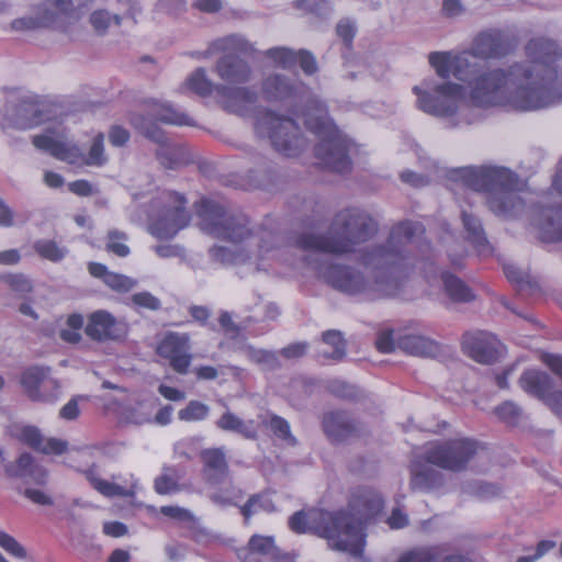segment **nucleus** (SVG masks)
<instances>
[{
	"label": "nucleus",
	"mask_w": 562,
	"mask_h": 562,
	"mask_svg": "<svg viewBox=\"0 0 562 562\" xmlns=\"http://www.w3.org/2000/svg\"><path fill=\"white\" fill-rule=\"evenodd\" d=\"M509 53V45L499 30L476 35L471 47L459 54L434 52L429 64L441 78L453 76L468 82L472 105L487 109L507 106L528 112L562 102V71L558 70L561 52L555 42L533 38L526 45L527 59L484 69L479 59H497Z\"/></svg>",
	"instance_id": "obj_1"
},
{
	"label": "nucleus",
	"mask_w": 562,
	"mask_h": 562,
	"mask_svg": "<svg viewBox=\"0 0 562 562\" xmlns=\"http://www.w3.org/2000/svg\"><path fill=\"white\" fill-rule=\"evenodd\" d=\"M424 227L411 221L394 225L387 239L368 248L360 266L315 262L314 269L333 289L351 296L378 299L394 295L407 271L426 269L436 261L430 243L422 238Z\"/></svg>",
	"instance_id": "obj_2"
},
{
	"label": "nucleus",
	"mask_w": 562,
	"mask_h": 562,
	"mask_svg": "<svg viewBox=\"0 0 562 562\" xmlns=\"http://www.w3.org/2000/svg\"><path fill=\"white\" fill-rule=\"evenodd\" d=\"M378 231L379 224L368 211L349 206L334 215L327 232L304 231L291 244L303 251L344 256L372 239Z\"/></svg>",
	"instance_id": "obj_3"
},
{
	"label": "nucleus",
	"mask_w": 562,
	"mask_h": 562,
	"mask_svg": "<svg viewBox=\"0 0 562 562\" xmlns=\"http://www.w3.org/2000/svg\"><path fill=\"white\" fill-rule=\"evenodd\" d=\"M196 214L201 228L209 234L233 244H244L258 236L259 256H267L281 247L284 238L279 232L267 226L256 229L249 217L240 211H226L221 204L211 200H202L196 204Z\"/></svg>",
	"instance_id": "obj_4"
},
{
	"label": "nucleus",
	"mask_w": 562,
	"mask_h": 562,
	"mask_svg": "<svg viewBox=\"0 0 562 562\" xmlns=\"http://www.w3.org/2000/svg\"><path fill=\"white\" fill-rule=\"evenodd\" d=\"M290 528L297 533L313 532L327 539L328 546L337 551L361 558L363 537L355 519L342 512L312 509L296 512L289 519Z\"/></svg>",
	"instance_id": "obj_5"
},
{
	"label": "nucleus",
	"mask_w": 562,
	"mask_h": 562,
	"mask_svg": "<svg viewBox=\"0 0 562 562\" xmlns=\"http://www.w3.org/2000/svg\"><path fill=\"white\" fill-rule=\"evenodd\" d=\"M462 182L474 191L487 193V205L497 216L512 217L522 210V200L517 194L519 178L505 167H467L458 171Z\"/></svg>",
	"instance_id": "obj_6"
},
{
	"label": "nucleus",
	"mask_w": 562,
	"mask_h": 562,
	"mask_svg": "<svg viewBox=\"0 0 562 562\" xmlns=\"http://www.w3.org/2000/svg\"><path fill=\"white\" fill-rule=\"evenodd\" d=\"M304 124L318 137L315 156L328 169L336 172H347L351 168L348 155V143L339 134L333 121L328 117L323 102L312 100L304 113Z\"/></svg>",
	"instance_id": "obj_7"
},
{
	"label": "nucleus",
	"mask_w": 562,
	"mask_h": 562,
	"mask_svg": "<svg viewBox=\"0 0 562 562\" xmlns=\"http://www.w3.org/2000/svg\"><path fill=\"white\" fill-rule=\"evenodd\" d=\"M441 81L435 79H425L419 86L413 88L417 97V108L430 115L451 119L463 111V101L469 99L468 82L465 86L450 81V77L441 78ZM471 104L472 102L469 101Z\"/></svg>",
	"instance_id": "obj_8"
},
{
	"label": "nucleus",
	"mask_w": 562,
	"mask_h": 562,
	"mask_svg": "<svg viewBox=\"0 0 562 562\" xmlns=\"http://www.w3.org/2000/svg\"><path fill=\"white\" fill-rule=\"evenodd\" d=\"M187 200L176 192H162L150 205L148 214L149 233L158 239H170L188 226L190 214L186 210Z\"/></svg>",
	"instance_id": "obj_9"
},
{
	"label": "nucleus",
	"mask_w": 562,
	"mask_h": 562,
	"mask_svg": "<svg viewBox=\"0 0 562 562\" xmlns=\"http://www.w3.org/2000/svg\"><path fill=\"white\" fill-rule=\"evenodd\" d=\"M258 135L268 137L273 148L286 157L297 156L306 146L296 122L272 111H263L256 119Z\"/></svg>",
	"instance_id": "obj_10"
},
{
	"label": "nucleus",
	"mask_w": 562,
	"mask_h": 562,
	"mask_svg": "<svg viewBox=\"0 0 562 562\" xmlns=\"http://www.w3.org/2000/svg\"><path fill=\"white\" fill-rule=\"evenodd\" d=\"M33 145L55 157L58 160L68 164H76L80 159L87 166L101 167L106 164L108 157L104 154V135L99 133L92 142L87 156H83L80 148L64 138L53 136L49 134L35 135L33 137Z\"/></svg>",
	"instance_id": "obj_11"
},
{
	"label": "nucleus",
	"mask_w": 562,
	"mask_h": 562,
	"mask_svg": "<svg viewBox=\"0 0 562 562\" xmlns=\"http://www.w3.org/2000/svg\"><path fill=\"white\" fill-rule=\"evenodd\" d=\"M477 448L479 443L469 438L435 442L426 448L424 459L443 470L461 472L467 469Z\"/></svg>",
	"instance_id": "obj_12"
},
{
	"label": "nucleus",
	"mask_w": 562,
	"mask_h": 562,
	"mask_svg": "<svg viewBox=\"0 0 562 562\" xmlns=\"http://www.w3.org/2000/svg\"><path fill=\"white\" fill-rule=\"evenodd\" d=\"M43 120L42 103L37 95L22 94L7 100L1 127L3 131L29 130Z\"/></svg>",
	"instance_id": "obj_13"
},
{
	"label": "nucleus",
	"mask_w": 562,
	"mask_h": 562,
	"mask_svg": "<svg viewBox=\"0 0 562 562\" xmlns=\"http://www.w3.org/2000/svg\"><path fill=\"white\" fill-rule=\"evenodd\" d=\"M21 384L33 402L54 404L61 396L60 381L50 376L48 367H32L21 376Z\"/></svg>",
	"instance_id": "obj_14"
},
{
	"label": "nucleus",
	"mask_w": 562,
	"mask_h": 562,
	"mask_svg": "<svg viewBox=\"0 0 562 562\" xmlns=\"http://www.w3.org/2000/svg\"><path fill=\"white\" fill-rule=\"evenodd\" d=\"M215 91L225 111L240 116H254L259 113V95L256 90L249 87L232 88L217 85Z\"/></svg>",
	"instance_id": "obj_15"
},
{
	"label": "nucleus",
	"mask_w": 562,
	"mask_h": 562,
	"mask_svg": "<svg viewBox=\"0 0 562 562\" xmlns=\"http://www.w3.org/2000/svg\"><path fill=\"white\" fill-rule=\"evenodd\" d=\"M190 336L186 333H167L157 347V353L169 360L170 367L186 374L191 363Z\"/></svg>",
	"instance_id": "obj_16"
},
{
	"label": "nucleus",
	"mask_w": 562,
	"mask_h": 562,
	"mask_svg": "<svg viewBox=\"0 0 562 562\" xmlns=\"http://www.w3.org/2000/svg\"><path fill=\"white\" fill-rule=\"evenodd\" d=\"M322 428L331 442H345L364 434L363 425L344 411L324 414Z\"/></svg>",
	"instance_id": "obj_17"
},
{
	"label": "nucleus",
	"mask_w": 562,
	"mask_h": 562,
	"mask_svg": "<svg viewBox=\"0 0 562 562\" xmlns=\"http://www.w3.org/2000/svg\"><path fill=\"white\" fill-rule=\"evenodd\" d=\"M85 330L92 340L104 342L123 339L127 334V326L111 313L100 310L89 316Z\"/></svg>",
	"instance_id": "obj_18"
},
{
	"label": "nucleus",
	"mask_w": 562,
	"mask_h": 562,
	"mask_svg": "<svg viewBox=\"0 0 562 562\" xmlns=\"http://www.w3.org/2000/svg\"><path fill=\"white\" fill-rule=\"evenodd\" d=\"M305 90L302 82L293 80L282 74H272L266 77L261 83V92L268 101L294 100Z\"/></svg>",
	"instance_id": "obj_19"
},
{
	"label": "nucleus",
	"mask_w": 562,
	"mask_h": 562,
	"mask_svg": "<svg viewBox=\"0 0 562 562\" xmlns=\"http://www.w3.org/2000/svg\"><path fill=\"white\" fill-rule=\"evenodd\" d=\"M463 347L468 355L479 363L490 364L497 360L498 341L486 333L468 334Z\"/></svg>",
	"instance_id": "obj_20"
},
{
	"label": "nucleus",
	"mask_w": 562,
	"mask_h": 562,
	"mask_svg": "<svg viewBox=\"0 0 562 562\" xmlns=\"http://www.w3.org/2000/svg\"><path fill=\"white\" fill-rule=\"evenodd\" d=\"M216 75L227 83H246L250 80L249 64L236 54H225L214 66Z\"/></svg>",
	"instance_id": "obj_21"
},
{
	"label": "nucleus",
	"mask_w": 562,
	"mask_h": 562,
	"mask_svg": "<svg viewBox=\"0 0 562 562\" xmlns=\"http://www.w3.org/2000/svg\"><path fill=\"white\" fill-rule=\"evenodd\" d=\"M384 501L382 496L374 491L364 490L362 491L352 504L355 514L341 510L342 513L351 516L355 519L357 526H359L360 532L364 538L363 522L375 516L383 508ZM366 540L363 539V544Z\"/></svg>",
	"instance_id": "obj_22"
},
{
	"label": "nucleus",
	"mask_w": 562,
	"mask_h": 562,
	"mask_svg": "<svg viewBox=\"0 0 562 562\" xmlns=\"http://www.w3.org/2000/svg\"><path fill=\"white\" fill-rule=\"evenodd\" d=\"M8 476L29 480L38 485H43L47 481V471L36 464L30 453H22L15 462L4 465Z\"/></svg>",
	"instance_id": "obj_23"
},
{
	"label": "nucleus",
	"mask_w": 562,
	"mask_h": 562,
	"mask_svg": "<svg viewBox=\"0 0 562 562\" xmlns=\"http://www.w3.org/2000/svg\"><path fill=\"white\" fill-rule=\"evenodd\" d=\"M519 385L528 394L544 401L547 405L548 398L558 393L551 392L553 382L550 375L538 370L525 371L519 378Z\"/></svg>",
	"instance_id": "obj_24"
},
{
	"label": "nucleus",
	"mask_w": 562,
	"mask_h": 562,
	"mask_svg": "<svg viewBox=\"0 0 562 562\" xmlns=\"http://www.w3.org/2000/svg\"><path fill=\"white\" fill-rule=\"evenodd\" d=\"M240 557L244 562H263L262 559L274 561L281 559V552L272 537L255 535L250 538L247 550Z\"/></svg>",
	"instance_id": "obj_25"
},
{
	"label": "nucleus",
	"mask_w": 562,
	"mask_h": 562,
	"mask_svg": "<svg viewBox=\"0 0 562 562\" xmlns=\"http://www.w3.org/2000/svg\"><path fill=\"white\" fill-rule=\"evenodd\" d=\"M204 463V476L211 484H221L228 475V465L221 449H207L201 452Z\"/></svg>",
	"instance_id": "obj_26"
},
{
	"label": "nucleus",
	"mask_w": 562,
	"mask_h": 562,
	"mask_svg": "<svg viewBox=\"0 0 562 562\" xmlns=\"http://www.w3.org/2000/svg\"><path fill=\"white\" fill-rule=\"evenodd\" d=\"M428 463H414L411 469V487L419 491H430L443 484V475Z\"/></svg>",
	"instance_id": "obj_27"
},
{
	"label": "nucleus",
	"mask_w": 562,
	"mask_h": 562,
	"mask_svg": "<svg viewBox=\"0 0 562 562\" xmlns=\"http://www.w3.org/2000/svg\"><path fill=\"white\" fill-rule=\"evenodd\" d=\"M397 347L404 352L423 358H434L439 353L436 341L420 335H404L397 339Z\"/></svg>",
	"instance_id": "obj_28"
},
{
	"label": "nucleus",
	"mask_w": 562,
	"mask_h": 562,
	"mask_svg": "<svg viewBox=\"0 0 562 562\" xmlns=\"http://www.w3.org/2000/svg\"><path fill=\"white\" fill-rule=\"evenodd\" d=\"M461 217L467 239L472 244L479 255H490L492 252V247L485 236L481 221L473 214L465 211L462 212Z\"/></svg>",
	"instance_id": "obj_29"
},
{
	"label": "nucleus",
	"mask_w": 562,
	"mask_h": 562,
	"mask_svg": "<svg viewBox=\"0 0 562 562\" xmlns=\"http://www.w3.org/2000/svg\"><path fill=\"white\" fill-rule=\"evenodd\" d=\"M183 473L176 467H164L154 481V488L159 495L175 494L181 491L180 480Z\"/></svg>",
	"instance_id": "obj_30"
},
{
	"label": "nucleus",
	"mask_w": 562,
	"mask_h": 562,
	"mask_svg": "<svg viewBox=\"0 0 562 562\" xmlns=\"http://www.w3.org/2000/svg\"><path fill=\"white\" fill-rule=\"evenodd\" d=\"M215 425L224 431L236 432L246 439H254L256 437V430L252 426V422L243 420L229 411L225 412L215 422Z\"/></svg>",
	"instance_id": "obj_31"
},
{
	"label": "nucleus",
	"mask_w": 562,
	"mask_h": 562,
	"mask_svg": "<svg viewBox=\"0 0 562 562\" xmlns=\"http://www.w3.org/2000/svg\"><path fill=\"white\" fill-rule=\"evenodd\" d=\"M241 352L249 361L260 366L263 370L273 371L282 367L279 355L276 351L246 345L241 348Z\"/></svg>",
	"instance_id": "obj_32"
},
{
	"label": "nucleus",
	"mask_w": 562,
	"mask_h": 562,
	"mask_svg": "<svg viewBox=\"0 0 562 562\" xmlns=\"http://www.w3.org/2000/svg\"><path fill=\"white\" fill-rule=\"evenodd\" d=\"M87 479L92 487L105 497H133L135 495V482H133L130 486H121L119 484L100 479L92 472L87 473Z\"/></svg>",
	"instance_id": "obj_33"
},
{
	"label": "nucleus",
	"mask_w": 562,
	"mask_h": 562,
	"mask_svg": "<svg viewBox=\"0 0 562 562\" xmlns=\"http://www.w3.org/2000/svg\"><path fill=\"white\" fill-rule=\"evenodd\" d=\"M151 116L160 122L175 125H194L192 119L186 113L179 112L171 105L153 101Z\"/></svg>",
	"instance_id": "obj_34"
},
{
	"label": "nucleus",
	"mask_w": 562,
	"mask_h": 562,
	"mask_svg": "<svg viewBox=\"0 0 562 562\" xmlns=\"http://www.w3.org/2000/svg\"><path fill=\"white\" fill-rule=\"evenodd\" d=\"M442 282L446 293L456 302H470L474 299L472 290L458 277L443 272Z\"/></svg>",
	"instance_id": "obj_35"
},
{
	"label": "nucleus",
	"mask_w": 562,
	"mask_h": 562,
	"mask_svg": "<svg viewBox=\"0 0 562 562\" xmlns=\"http://www.w3.org/2000/svg\"><path fill=\"white\" fill-rule=\"evenodd\" d=\"M323 342L331 347V351L321 350L319 357L325 359L341 360L346 356V341L342 338V334L339 330L330 329L326 330L322 335Z\"/></svg>",
	"instance_id": "obj_36"
},
{
	"label": "nucleus",
	"mask_w": 562,
	"mask_h": 562,
	"mask_svg": "<svg viewBox=\"0 0 562 562\" xmlns=\"http://www.w3.org/2000/svg\"><path fill=\"white\" fill-rule=\"evenodd\" d=\"M542 361L549 369L562 381V356L554 353H544ZM550 408L562 418V392L548 398Z\"/></svg>",
	"instance_id": "obj_37"
},
{
	"label": "nucleus",
	"mask_w": 562,
	"mask_h": 562,
	"mask_svg": "<svg viewBox=\"0 0 562 562\" xmlns=\"http://www.w3.org/2000/svg\"><path fill=\"white\" fill-rule=\"evenodd\" d=\"M43 11L44 16H24L12 21L11 27L14 31H31L46 26L53 21V13L50 12L47 4H41L38 7Z\"/></svg>",
	"instance_id": "obj_38"
},
{
	"label": "nucleus",
	"mask_w": 562,
	"mask_h": 562,
	"mask_svg": "<svg viewBox=\"0 0 562 562\" xmlns=\"http://www.w3.org/2000/svg\"><path fill=\"white\" fill-rule=\"evenodd\" d=\"M186 86L200 97H209L215 91L214 85L206 76L204 68H198L187 79Z\"/></svg>",
	"instance_id": "obj_39"
},
{
	"label": "nucleus",
	"mask_w": 562,
	"mask_h": 562,
	"mask_svg": "<svg viewBox=\"0 0 562 562\" xmlns=\"http://www.w3.org/2000/svg\"><path fill=\"white\" fill-rule=\"evenodd\" d=\"M274 510V504L268 494H255L247 503L240 507V513L248 520L252 515L260 512L271 513Z\"/></svg>",
	"instance_id": "obj_40"
},
{
	"label": "nucleus",
	"mask_w": 562,
	"mask_h": 562,
	"mask_svg": "<svg viewBox=\"0 0 562 562\" xmlns=\"http://www.w3.org/2000/svg\"><path fill=\"white\" fill-rule=\"evenodd\" d=\"M128 236L125 232L119 229H110L106 234L105 250L117 257H127L131 252L126 245Z\"/></svg>",
	"instance_id": "obj_41"
},
{
	"label": "nucleus",
	"mask_w": 562,
	"mask_h": 562,
	"mask_svg": "<svg viewBox=\"0 0 562 562\" xmlns=\"http://www.w3.org/2000/svg\"><path fill=\"white\" fill-rule=\"evenodd\" d=\"M440 547H416L401 555L397 562H437Z\"/></svg>",
	"instance_id": "obj_42"
},
{
	"label": "nucleus",
	"mask_w": 562,
	"mask_h": 562,
	"mask_svg": "<svg viewBox=\"0 0 562 562\" xmlns=\"http://www.w3.org/2000/svg\"><path fill=\"white\" fill-rule=\"evenodd\" d=\"M496 417L507 425H517L524 417V409L513 401H505L494 408Z\"/></svg>",
	"instance_id": "obj_43"
},
{
	"label": "nucleus",
	"mask_w": 562,
	"mask_h": 562,
	"mask_svg": "<svg viewBox=\"0 0 562 562\" xmlns=\"http://www.w3.org/2000/svg\"><path fill=\"white\" fill-rule=\"evenodd\" d=\"M250 250H241L235 254L229 247L213 246L210 249L212 258L222 263H237L243 262L250 257Z\"/></svg>",
	"instance_id": "obj_44"
},
{
	"label": "nucleus",
	"mask_w": 562,
	"mask_h": 562,
	"mask_svg": "<svg viewBox=\"0 0 562 562\" xmlns=\"http://www.w3.org/2000/svg\"><path fill=\"white\" fill-rule=\"evenodd\" d=\"M542 216L547 222L548 231L557 238L562 239V205H542Z\"/></svg>",
	"instance_id": "obj_45"
},
{
	"label": "nucleus",
	"mask_w": 562,
	"mask_h": 562,
	"mask_svg": "<svg viewBox=\"0 0 562 562\" xmlns=\"http://www.w3.org/2000/svg\"><path fill=\"white\" fill-rule=\"evenodd\" d=\"M89 21L99 35H104L113 21L116 25L121 24V16L111 14L106 10H95L90 14Z\"/></svg>",
	"instance_id": "obj_46"
},
{
	"label": "nucleus",
	"mask_w": 562,
	"mask_h": 562,
	"mask_svg": "<svg viewBox=\"0 0 562 562\" xmlns=\"http://www.w3.org/2000/svg\"><path fill=\"white\" fill-rule=\"evenodd\" d=\"M34 248L41 257L50 261H59L67 254L65 247H59L54 240L48 239L37 240Z\"/></svg>",
	"instance_id": "obj_47"
},
{
	"label": "nucleus",
	"mask_w": 562,
	"mask_h": 562,
	"mask_svg": "<svg viewBox=\"0 0 562 562\" xmlns=\"http://www.w3.org/2000/svg\"><path fill=\"white\" fill-rule=\"evenodd\" d=\"M266 55L285 69H291L297 64V50L288 47L270 48Z\"/></svg>",
	"instance_id": "obj_48"
},
{
	"label": "nucleus",
	"mask_w": 562,
	"mask_h": 562,
	"mask_svg": "<svg viewBox=\"0 0 562 562\" xmlns=\"http://www.w3.org/2000/svg\"><path fill=\"white\" fill-rule=\"evenodd\" d=\"M210 408L199 401H190L188 405L178 413L179 419L184 422H198L207 417Z\"/></svg>",
	"instance_id": "obj_49"
},
{
	"label": "nucleus",
	"mask_w": 562,
	"mask_h": 562,
	"mask_svg": "<svg viewBox=\"0 0 562 562\" xmlns=\"http://www.w3.org/2000/svg\"><path fill=\"white\" fill-rule=\"evenodd\" d=\"M269 425L277 437L284 441H288L291 445H295L296 440L292 436L290 425L284 418L278 415H272Z\"/></svg>",
	"instance_id": "obj_50"
},
{
	"label": "nucleus",
	"mask_w": 562,
	"mask_h": 562,
	"mask_svg": "<svg viewBox=\"0 0 562 562\" xmlns=\"http://www.w3.org/2000/svg\"><path fill=\"white\" fill-rule=\"evenodd\" d=\"M109 288L117 292H127L136 286V280L120 273L111 272L104 282Z\"/></svg>",
	"instance_id": "obj_51"
},
{
	"label": "nucleus",
	"mask_w": 562,
	"mask_h": 562,
	"mask_svg": "<svg viewBox=\"0 0 562 562\" xmlns=\"http://www.w3.org/2000/svg\"><path fill=\"white\" fill-rule=\"evenodd\" d=\"M0 547L9 554L19 558H26V550L12 536L4 531H0Z\"/></svg>",
	"instance_id": "obj_52"
},
{
	"label": "nucleus",
	"mask_w": 562,
	"mask_h": 562,
	"mask_svg": "<svg viewBox=\"0 0 562 562\" xmlns=\"http://www.w3.org/2000/svg\"><path fill=\"white\" fill-rule=\"evenodd\" d=\"M131 301L134 305L150 311H158L161 307L160 300L147 291L133 294Z\"/></svg>",
	"instance_id": "obj_53"
},
{
	"label": "nucleus",
	"mask_w": 562,
	"mask_h": 562,
	"mask_svg": "<svg viewBox=\"0 0 562 562\" xmlns=\"http://www.w3.org/2000/svg\"><path fill=\"white\" fill-rule=\"evenodd\" d=\"M21 440L31 448L40 451L43 445L44 437L36 427H23L20 434Z\"/></svg>",
	"instance_id": "obj_54"
},
{
	"label": "nucleus",
	"mask_w": 562,
	"mask_h": 562,
	"mask_svg": "<svg viewBox=\"0 0 562 562\" xmlns=\"http://www.w3.org/2000/svg\"><path fill=\"white\" fill-rule=\"evenodd\" d=\"M157 157L167 168H173L179 161L178 150L169 142L157 149Z\"/></svg>",
	"instance_id": "obj_55"
},
{
	"label": "nucleus",
	"mask_w": 562,
	"mask_h": 562,
	"mask_svg": "<svg viewBox=\"0 0 562 562\" xmlns=\"http://www.w3.org/2000/svg\"><path fill=\"white\" fill-rule=\"evenodd\" d=\"M329 391L341 398L345 400H357L359 391L356 386L349 385L342 381H333L329 384Z\"/></svg>",
	"instance_id": "obj_56"
},
{
	"label": "nucleus",
	"mask_w": 562,
	"mask_h": 562,
	"mask_svg": "<svg viewBox=\"0 0 562 562\" xmlns=\"http://www.w3.org/2000/svg\"><path fill=\"white\" fill-rule=\"evenodd\" d=\"M297 64L305 75H314L318 67L315 56L306 49L297 50Z\"/></svg>",
	"instance_id": "obj_57"
},
{
	"label": "nucleus",
	"mask_w": 562,
	"mask_h": 562,
	"mask_svg": "<svg viewBox=\"0 0 562 562\" xmlns=\"http://www.w3.org/2000/svg\"><path fill=\"white\" fill-rule=\"evenodd\" d=\"M308 344L305 341L293 342L280 350V356L286 360H296L306 355Z\"/></svg>",
	"instance_id": "obj_58"
},
{
	"label": "nucleus",
	"mask_w": 562,
	"mask_h": 562,
	"mask_svg": "<svg viewBox=\"0 0 562 562\" xmlns=\"http://www.w3.org/2000/svg\"><path fill=\"white\" fill-rule=\"evenodd\" d=\"M336 33L349 46L356 34V25L349 19H341L336 25Z\"/></svg>",
	"instance_id": "obj_59"
},
{
	"label": "nucleus",
	"mask_w": 562,
	"mask_h": 562,
	"mask_svg": "<svg viewBox=\"0 0 562 562\" xmlns=\"http://www.w3.org/2000/svg\"><path fill=\"white\" fill-rule=\"evenodd\" d=\"M68 442L57 438H44L40 452L46 454H61L67 450Z\"/></svg>",
	"instance_id": "obj_60"
},
{
	"label": "nucleus",
	"mask_w": 562,
	"mask_h": 562,
	"mask_svg": "<svg viewBox=\"0 0 562 562\" xmlns=\"http://www.w3.org/2000/svg\"><path fill=\"white\" fill-rule=\"evenodd\" d=\"M472 492L481 498H490L499 494V487L492 483L473 482L471 485Z\"/></svg>",
	"instance_id": "obj_61"
},
{
	"label": "nucleus",
	"mask_w": 562,
	"mask_h": 562,
	"mask_svg": "<svg viewBox=\"0 0 562 562\" xmlns=\"http://www.w3.org/2000/svg\"><path fill=\"white\" fill-rule=\"evenodd\" d=\"M8 283L10 288L19 294H25L31 292L32 290L31 281L22 274H14L8 277Z\"/></svg>",
	"instance_id": "obj_62"
},
{
	"label": "nucleus",
	"mask_w": 562,
	"mask_h": 562,
	"mask_svg": "<svg viewBox=\"0 0 562 562\" xmlns=\"http://www.w3.org/2000/svg\"><path fill=\"white\" fill-rule=\"evenodd\" d=\"M160 513L171 519L187 521L192 519L191 513L179 506H162L160 507Z\"/></svg>",
	"instance_id": "obj_63"
},
{
	"label": "nucleus",
	"mask_w": 562,
	"mask_h": 562,
	"mask_svg": "<svg viewBox=\"0 0 562 562\" xmlns=\"http://www.w3.org/2000/svg\"><path fill=\"white\" fill-rule=\"evenodd\" d=\"M130 139V132L119 125H114L109 131V140L113 146H124Z\"/></svg>",
	"instance_id": "obj_64"
}]
</instances>
